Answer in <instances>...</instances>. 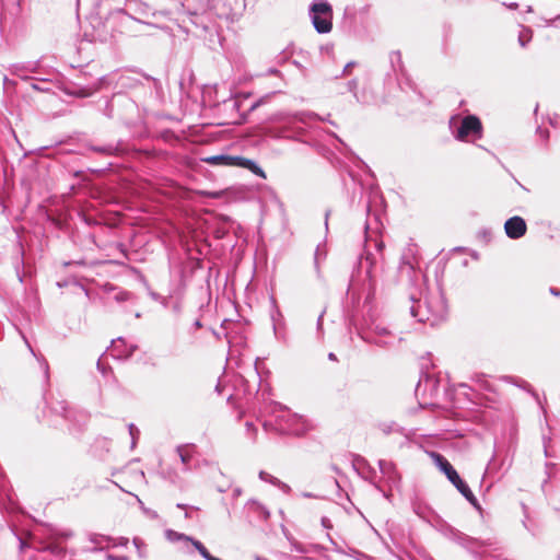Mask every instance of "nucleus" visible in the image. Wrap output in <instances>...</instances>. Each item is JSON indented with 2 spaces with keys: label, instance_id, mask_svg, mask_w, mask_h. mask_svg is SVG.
<instances>
[{
  "label": "nucleus",
  "instance_id": "10",
  "mask_svg": "<svg viewBox=\"0 0 560 560\" xmlns=\"http://www.w3.org/2000/svg\"><path fill=\"white\" fill-rule=\"evenodd\" d=\"M194 445L185 444L176 447V453L183 464V470L188 471L191 467V460L194 458Z\"/></svg>",
  "mask_w": 560,
  "mask_h": 560
},
{
  "label": "nucleus",
  "instance_id": "56",
  "mask_svg": "<svg viewBox=\"0 0 560 560\" xmlns=\"http://www.w3.org/2000/svg\"><path fill=\"white\" fill-rule=\"evenodd\" d=\"M556 508H557L558 510H560V508H559V506H556Z\"/></svg>",
  "mask_w": 560,
  "mask_h": 560
},
{
  "label": "nucleus",
  "instance_id": "35",
  "mask_svg": "<svg viewBox=\"0 0 560 560\" xmlns=\"http://www.w3.org/2000/svg\"><path fill=\"white\" fill-rule=\"evenodd\" d=\"M357 85H358V82L355 80H351L349 83H348V89L349 91L353 92L355 89H357Z\"/></svg>",
  "mask_w": 560,
  "mask_h": 560
},
{
  "label": "nucleus",
  "instance_id": "28",
  "mask_svg": "<svg viewBox=\"0 0 560 560\" xmlns=\"http://www.w3.org/2000/svg\"><path fill=\"white\" fill-rule=\"evenodd\" d=\"M401 268L402 269H407L408 271H411L413 269V266L411 264V261H409L406 256L402 257V261H401Z\"/></svg>",
  "mask_w": 560,
  "mask_h": 560
},
{
  "label": "nucleus",
  "instance_id": "51",
  "mask_svg": "<svg viewBox=\"0 0 560 560\" xmlns=\"http://www.w3.org/2000/svg\"><path fill=\"white\" fill-rule=\"evenodd\" d=\"M259 105V102L255 103L254 105H252L250 109H255L257 106Z\"/></svg>",
  "mask_w": 560,
  "mask_h": 560
},
{
  "label": "nucleus",
  "instance_id": "4",
  "mask_svg": "<svg viewBox=\"0 0 560 560\" xmlns=\"http://www.w3.org/2000/svg\"><path fill=\"white\" fill-rule=\"evenodd\" d=\"M203 162H206L209 165L214 166H235V167H242L249 170L252 173H254L257 176H260L262 178L266 177L265 172L259 167L253 160L238 156V155H211L202 159Z\"/></svg>",
  "mask_w": 560,
  "mask_h": 560
},
{
  "label": "nucleus",
  "instance_id": "21",
  "mask_svg": "<svg viewBox=\"0 0 560 560\" xmlns=\"http://www.w3.org/2000/svg\"><path fill=\"white\" fill-rule=\"evenodd\" d=\"M51 409L54 412L60 413L65 419H69V413H68V408H67L66 402L59 401Z\"/></svg>",
  "mask_w": 560,
  "mask_h": 560
},
{
  "label": "nucleus",
  "instance_id": "45",
  "mask_svg": "<svg viewBox=\"0 0 560 560\" xmlns=\"http://www.w3.org/2000/svg\"><path fill=\"white\" fill-rule=\"evenodd\" d=\"M376 247H377L378 252H382L384 244L382 242H380L376 244Z\"/></svg>",
  "mask_w": 560,
  "mask_h": 560
},
{
  "label": "nucleus",
  "instance_id": "7",
  "mask_svg": "<svg viewBox=\"0 0 560 560\" xmlns=\"http://www.w3.org/2000/svg\"><path fill=\"white\" fill-rule=\"evenodd\" d=\"M368 342L381 348H388L394 345L396 337L384 326L375 324L369 332L360 335Z\"/></svg>",
  "mask_w": 560,
  "mask_h": 560
},
{
  "label": "nucleus",
  "instance_id": "23",
  "mask_svg": "<svg viewBox=\"0 0 560 560\" xmlns=\"http://www.w3.org/2000/svg\"><path fill=\"white\" fill-rule=\"evenodd\" d=\"M128 429H129V434H130L131 440H132V446H135L136 441H137V439L139 438L140 431H139V429H138L135 424H132V423H131V424H129Z\"/></svg>",
  "mask_w": 560,
  "mask_h": 560
},
{
  "label": "nucleus",
  "instance_id": "44",
  "mask_svg": "<svg viewBox=\"0 0 560 560\" xmlns=\"http://www.w3.org/2000/svg\"><path fill=\"white\" fill-rule=\"evenodd\" d=\"M328 359H329V360H331V361H337V357H336V354H335V353H332V352H330V353L328 354Z\"/></svg>",
  "mask_w": 560,
  "mask_h": 560
},
{
  "label": "nucleus",
  "instance_id": "18",
  "mask_svg": "<svg viewBox=\"0 0 560 560\" xmlns=\"http://www.w3.org/2000/svg\"><path fill=\"white\" fill-rule=\"evenodd\" d=\"M178 508H183V505L178 504ZM185 509V515L190 521H199V510L194 506H184Z\"/></svg>",
  "mask_w": 560,
  "mask_h": 560
},
{
  "label": "nucleus",
  "instance_id": "53",
  "mask_svg": "<svg viewBox=\"0 0 560 560\" xmlns=\"http://www.w3.org/2000/svg\"><path fill=\"white\" fill-rule=\"evenodd\" d=\"M540 132H541V135H542L545 138H547V137H548V131H541V130H540Z\"/></svg>",
  "mask_w": 560,
  "mask_h": 560
},
{
  "label": "nucleus",
  "instance_id": "20",
  "mask_svg": "<svg viewBox=\"0 0 560 560\" xmlns=\"http://www.w3.org/2000/svg\"><path fill=\"white\" fill-rule=\"evenodd\" d=\"M192 545L195 546V548L198 550V552L200 553V556L208 560L209 557L211 556V553L208 551V549L199 541V540H192Z\"/></svg>",
  "mask_w": 560,
  "mask_h": 560
},
{
  "label": "nucleus",
  "instance_id": "33",
  "mask_svg": "<svg viewBox=\"0 0 560 560\" xmlns=\"http://www.w3.org/2000/svg\"><path fill=\"white\" fill-rule=\"evenodd\" d=\"M269 133L272 136V137H283L284 136V131L283 130H273V129H270Z\"/></svg>",
  "mask_w": 560,
  "mask_h": 560
},
{
  "label": "nucleus",
  "instance_id": "11",
  "mask_svg": "<svg viewBox=\"0 0 560 560\" xmlns=\"http://www.w3.org/2000/svg\"><path fill=\"white\" fill-rule=\"evenodd\" d=\"M307 421L301 416H290L287 430L295 435H302L308 430Z\"/></svg>",
  "mask_w": 560,
  "mask_h": 560
},
{
  "label": "nucleus",
  "instance_id": "1",
  "mask_svg": "<svg viewBox=\"0 0 560 560\" xmlns=\"http://www.w3.org/2000/svg\"><path fill=\"white\" fill-rule=\"evenodd\" d=\"M440 532L445 538L474 555H482V549L492 545L490 538L475 537L456 527H440Z\"/></svg>",
  "mask_w": 560,
  "mask_h": 560
},
{
  "label": "nucleus",
  "instance_id": "38",
  "mask_svg": "<svg viewBox=\"0 0 560 560\" xmlns=\"http://www.w3.org/2000/svg\"><path fill=\"white\" fill-rule=\"evenodd\" d=\"M352 67H353V62L347 63L345 69H343V73L345 74L348 73Z\"/></svg>",
  "mask_w": 560,
  "mask_h": 560
},
{
  "label": "nucleus",
  "instance_id": "30",
  "mask_svg": "<svg viewBox=\"0 0 560 560\" xmlns=\"http://www.w3.org/2000/svg\"><path fill=\"white\" fill-rule=\"evenodd\" d=\"M270 474L264 471V470H260L259 474H258V477L260 480L265 481V482H268V479L270 478Z\"/></svg>",
  "mask_w": 560,
  "mask_h": 560
},
{
  "label": "nucleus",
  "instance_id": "12",
  "mask_svg": "<svg viewBox=\"0 0 560 560\" xmlns=\"http://www.w3.org/2000/svg\"><path fill=\"white\" fill-rule=\"evenodd\" d=\"M378 466L382 475L387 479V481L392 485H397L399 481V475L396 470L395 465L392 462L381 459L378 462Z\"/></svg>",
  "mask_w": 560,
  "mask_h": 560
},
{
  "label": "nucleus",
  "instance_id": "19",
  "mask_svg": "<svg viewBox=\"0 0 560 560\" xmlns=\"http://www.w3.org/2000/svg\"><path fill=\"white\" fill-rule=\"evenodd\" d=\"M365 261L369 264V267L366 269V275L369 277L370 283H374V276H373V266L375 264L374 259L372 258V255L370 253L365 256Z\"/></svg>",
  "mask_w": 560,
  "mask_h": 560
},
{
  "label": "nucleus",
  "instance_id": "5",
  "mask_svg": "<svg viewBox=\"0 0 560 560\" xmlns=\"http://www.w3.org/2000/svg\"><path fill=\"white\" fill-rule=\"evenodd\" d=\"M435 465L446 475L447 479L456 489L472 504H476V498L467 483L460 479L457 471L450 462L441 454L433 452L431 454Z\"/></svg>",
  "mask_w": 560,
  "mask_h": 560
},
{
  "label": "nucleus",
  "instance_id": "2",
  "mask_svg": "<svg viewBox=\"0 0 560 560\" xmlns=\"http://www.w3.org/2000/svg\"><path fill=\"white\" fill-rule=\"evenodd\" d=\"M410 314L416 317L420 323L429 322L432 326L442 320L445 316L446 308L441 299L438 300L436 305L432 306L430 302L422 304L421 300H410Z\"/></svg>",
  "mask_w": 560,
  "mask_h": 560
},
{
  "label": "nucleus",
  "instance_id": "40",
  "mask_svg": "<svg viewBox=\"0 0 560 560\" xmlns=\"http://www.w3.org/2000/svg\"><path fill=\"white\" fill-rule=\"evenodd\" d=\"M220 220H221L222 222H224V223H228V222H230V221H231V218H230V217H228V215H223V214H222V215H220Z\"/></svg>",
  "mask_w": 560,
  "mask_h": 560
},
{
  "label": "nucleus",
  "instance_id": "27",
  "mask_svg": "<svg viewBox=\"0 0 560 560\" xmlns=\"http://www.w3.org/2000/svg\"><path fill=\"white\" fill-rule=\"evenodd\" d=\"M301 122H306L307 119L316 117L314 114H299L295 116Z\"/></svg>",
  "mask_w": 560,
  "mask_h": 560
},
{
  "label": "nucleus",
  "instance_id": "6",
  "mask_svg": "<svg viewBox=\"0 0 560 560\" xmlns=\"http://www.w3.org/2000/svg\"><path fill=\"white\" fill-rule=\"evenodd\" d=\"M331 7L326 1L315 2L311 7V19L318 33H328L331 30Z\"/></svg>",
  "mask_w": 560,
  "mask_h": 560
},
{
  "label": "nucleus",
  "instance_id": "25",
  "mask_svg": "<svg viewBox=\"0 0 560 560\" xmlns=\"http://www.w3.org/2000/svg\"><path fill=\"white\" fill-rule=\"evenodd\" d=\"M390 62H392L393 67H395V62H397L399 68H401L402 67L401 54L399 51H393L390 54Z\"/></svg>",
  "mask_w": 560,
  "mask_h": 560
},
{
  "label": "nucleus",
  "instance_id": "32",
  "mask_svg": "<svg viewBox=\"0 0 560 560\" xmlns=\"http://www.w3.org/2000/svg\"><path fill=\"white\" fill-rule=\"evenodd\" d=\"M107 560H128L125 556H114L112 553L106 555Z\"/></svg>",
  "mask_w": 560,
  "mask_h": 560
},
{
  "label": "nucleus",
  "instance_id": "50",
  "mask_svg": "<svg viewBox=\"0 0 560 560\" xmlns=\"http://www.w3.org/2000/svg\"><path fill=\"white\" fill-rule=\"evenodd\" d=\"M119 541H120V544L126 545L128 542V539L127 538H119Z\"/></svg>",
  "mask_w": 560,
  "mask_h": 560
},
{
  "label": "nucleus",
  "instance_id": "16",
  "mask_svg": "<svg viewBox=\"0 0 560 560\" xmlns=\"http://www.w3.org/2000/svg\"><path fill=\"white\" fill-rule=\"evenodd\" d=\"M92 150L95 152L102 153V154H106V155H113L118 152V148L113 144L102 145V147H93Z\"/></svg>",
  "mask_w": 560,
  "mask_h": 560
},
{
  "label": "nucleus",
  "instance_id": "34",
  "mask_svg": "<svg viewBox=\"0 0 560 560\" xmlns=\"http://www.w3.org/2000/svg\"><path fill=\"white\" fill-rule=\"evenodd\" d=\"M280 479H278L277 477L275 476H270V478L268 479V483H271L272 486L277 487L278 483H279Z\"/></svg>",
  "mask_w": 560,
  "mask_h": 560
},
{
  "label": "nucleus",
  "instance_id": "9",
  "mask_svg": "<svg viewBox=\"0 0 560 560\" xmlns=\"http://www.w3.org/2000/svg\"><path fill=\"white\" fill-rule=\"evenodd\" d=\"M504 230L510 238L517 240L525 235L527 225L523 218L515 215L506 220L504 223Z\"/></svg>",
  "mask_w": 560,
  "mask_h": 560
},
{
  "label": "nucleus",
  "instance_id": "46",
  "mask_svg": "<svg viewBox=\"0 0 560 560\" xmlns=\"http://www.w3.org/2000/svg\"><path fill=\"white\" fill-rule=\"evenodd\" d=\"M318 257H319V248L317 247L316 253H315V262L316 264L318 261Z\"/></svg>",
  "mask_w": 560,
  "mask_h": 560
},
{
  "label": "nucleus",
  "instance_id": "8",
  "mask_svg": "<svg viewBox=\"0 0 560 560\" xmlns=\"http://www.w3.org/2000/svg\"><path fill=\"white\" fill-rule=\"evenodd\" d=\"M482 125L477 116L469 115L462 119L460 126L457 128L455 138L465 141L469 136L481 138Z\"/></svg>",
  "mask_w": 560,
  "mask_h": 560
},
{
  "label": "nucleus",
  "instance_id": "54",
  "mask_svg": "<svg viewBox=\"0 0 560 560\" xmlns=\"http://www.w3.org/2000/svg\"><path fill=\"white\" fill-rule=\"evenodd\" d=\"M455 120H456V117H453V118L451 119V127H453V125H454Z\"/></svg>",
  "mask_w": 560,
  "mask_h": 560
},
{
  "label": "nucleus",
  "instance_id": "57",
  "mask_svg": "<svg viewBox=\"0 0 560 560\" xmlns=\"http://www.w3.org/2000/svg\"><path fill=\"white\" fill-rule=\"evenodd\" d=\"M559 559H560V555H559Z\"/></svg>",
  "mask_w": 560,
  "mask_h": 560
},
{
  "label": "nucleus",
  "instance_id": "22",
  "mask_svg": "<svg viewBox=\"0 0 560 560\" xmlns=\"http://www.w3.org/2000/svg\"><path fill=\"white\" fill-rule=\"evenodd\" d=\"M282 528V533L283 535L285 536V538L291 542V545L294 547L295 550H299V551H303L304 549L302 548L301 544L299 541H296L289 533V530L287 529V527H281Z\"/></svg>",
  "mask_w": 560,
  "mask_h": 560
},
{
  "label": "nucleus",
  "instance_id": "29",
  "mask_svg": "<svg viewBox=\"0 0 560 560\" xmlns=\"http://www.w3.org/2000/svg\"><path fill=\"white\" fill-rule=\"evenodd\" d=\"M133 544H135L136 548L138 549L139 555L142 556L141 547L143 546V541L140 538L136 537V538H133Z\"/></svg>",
  "mask_w": 560,
  "mask_h": 560
},
{
  "label": "nucleus",
  "instance_id": "13",
  "mask_svg": "<svg viewBox=\"0 0 560 560\" xmlns=\"http://www.w3.org/2000/svg\"><path fill=\"white\" fill-rule=\"evenodd\" d=\"M248 514L255 515L257 521L265 522L269 517V511L260 502L250 500L246 503Z\"/></svg>",
  "mask_w": 560,
  "mask_h": 560
},
{
  "label": "nucleus",
  "instance_id": "42",
  "mask_svg": "<svg viewBox=\"0 0 560 560\" xmlns=\"http://www.w3.org/2000/svg\"><path fill=\"white\" fill-rule=\"evenodd\" d=\"M246 428H247V431H253L254 433L256 432V428H254V425L249 422L246 423Z\"/></svg>",
  "mask_w": 560,
  "mask_h": 560
},
{
  "label": "nucleus",
  "instance_id": "36",
  "mask_svg": "<svg viewBox=\"0 0 560 560\" xmlns=\"http://www.w3.org/2000/svg\"><path fill=\"white\" fill-rule=\"evenodd\" d=\"M242 494V489L241 488H234L233 489V497L234 498H237Z\"/></svg>",
  "mask_w": 560,
  "mask_h": 560
},
{
  "label": "nucleus",
  "instance_id": "26",
  "mask_svg": "<svg viewBox=\"0 0 560 560\" xmlns=\"http://www.w3.org/2000/svg\"><path fill=\"white\" fill-rule=\"evenodd\" d=\"M277 488H279L282 492L289 494L291 492V487L287 483H284L283 481H279Z\"/></svg>",
  "mask_w": 560,
  "mask_h": 560
},
{
  "label": "nucleus",
  "instance_id": "49",
  "mask_svg": "<svg viewBox=\"0 0 560 560\" xmlns=\"http://www.w3.org/2000/svg\"><path fill=\"white\" fill-rule=\"evenodd\" d=\"M506 7L510 8V9H515L517 7V4L516 3H509V4H506Z\"/></svg>",
  "mask_w": 560,
  "mask_h": 560
},
{
  "label": "nucleus",
  "instance_id": "55",
  "mask_svg": "<svg viewBox=\"0 0 560 560\" xmlns=\"http://www.w3.org/2000/svg\"><path fill=\"white\" fill-rule=\"evenodd\" d=\"M18 9H20V0H16Z\"/></svg>",
  "mask_w": 560,
  "mask_h": 560
},
{
  "label": "nucleus",
  "instance_id": "3",
  "mask_svg": "<svg viewBox=\"0 0 560 560\" xmlns=\"http://www.w3.org/2000/svg\"><path fill=\"white\" fill-rule=\"evenodd\" d=\"M19 539V547L21 551L27 548L36 551H49L52 555H60L63 552L62 546L49 534L46 537H39L34 533H27L25 536L15 534Z\"/></svg>",
  "mask_w": 560,
  "mask_h": 560
},
{
  "label": "nucleus",
  "instance_id": "48",
  "mask_svg": "<svg viewBox=\"0 0 560 560\" xmlns=\"http://www.w3.org/2000/svg\"><path fill=\"white\" fill-rule=\"evenodd\" d=\"M117 342H122V339L118 338L117 341H113L114 349L117 348Z\"/></svg>",
  "mask_w": 560,
  "mask_h": 560
},
{
  "label": "nucleus",
  "instance_id": "17",
  "mask_svg": "<svg viewBox=\"0 0 560 560\" xmlns=\"http://www.w3.org/2000/svg\"><path fill=\"white\" fill-rule=\"evenodd\" d=\"M532 39V31L529 28H523L518 34V43L522 47H525Z\"/></svg>",
  "mask_w": 560,
  "mask_h": 560
},
{
  "label": "nucleus",
  "instance_id": "39",
  "mask_svg": "<svg viewBox=\"0 0 560 560\" xmlns=\"http://www.w3.org/2000/svg\"><path fill=\"white\" fill-rule=\"evenodd\" d=\"M135 350H136V347L132 346V347H130V349L124 355L128 358V357H130L133 353Z\"/></svg>",
  "mask_w": 560,
  "mask_h": 560
},
{
  "label": "nucleus",
  "instance_id": "41",
  "mask_svg": "<svg viewBox=\"0 0 560 560\" xmlns=\"http://www.w3.org/2000/svg\"><path fill=\"white\" fill-rule=\"evenodd\" d=\"M329 215H330V210H326V212H325V225H326V228L328 226V218H329Z\"/></svg>",
  "mask_w": 560,
  "mask_h": 560
},
{
  "label": "nucleus",
  "instance_id": "52",
  "mask_svg": "<svg viewBox=\"0 0 560 560\" xmlns=\"http://www.w3.org/2000/svg\"><path fill=\"white\" fill-rule=\"evenodd\" d=\"M208 560H221V559H219V558H217V557H213V556L211 555V556L209 557V559H208Z\"/></svg>",
  "mask_w": 560,
  "mask_h": 560
},
{
  "label": "nucleus",
  "instance_id": "14",
  "mask_svg": "<svg viewBox=\"0 0 560 560\" xmlns=\"http://www.w3.org/2000/svg\"><path fill=\"white\" fill-rule=\"evenodd\" d=\"M416 513L419 515L421 521H423L430 525H433L434 523L438 522V515L435 514L434 511H432L428 506H418L416 509Z\"/></svg>",
  "mask_w": 560,
  "mask_h": 560
},
{
  "label": "nucleus",
  "instance_id": "15",
  "mask_svg": "<svg viewBox=\"0 0 560 560\" xmlns=\"http://www.w3.org/2000/svg\"><path fill=\"white\" fill-rule=\"evenodd\" d=\"M114 540L115 539H113L112 537L105 536V535H98V536L95 535V536L91 537V542L94 544L95 548H100V549L109 547V545L112 542H114Z\"/></svg>",
  "mask_w": 560,
  "mask_h": 560
},
{
  "label": "nucleus",
  "instance_id": "24",
  "mask_svg": "<svg viewBox=\"0 0 560 560\" xmlns=\"http://www.w3.org/2000/svg\"><path fill=\"white\" fill-rule=\"evenodd\" d=\"M199 194L201 196L210 197V198H213V199H219V198L223 197L224 191H222V190H219V191H206V190H202Z\"/></svg>",
  "mask_w": 560,
  "mask_h": 560
},
{
  "label": "nucleus",
  "instance_id": "31",
  "mask_svg": "<svg viewBox=\"0 0 560 560\" xmlns=\"http://www.w3.org/2000/svg\"><path fill=\"white\" fill-rule=\"evenodd\" d=\"M166 535L168 537V539H173V536H176L177 538H186V539H189L188 537L184 536V535H179L173 530H167L166 532Z\"/></svg>",
  "mask_w": 560,
  "mask_h": 560
},
{
  "label": "nucleus",
  "instance_id": "37",
  "mask_svg": "<svg viewBox=\"0 0 560 560\" xmlns=\"http://www.w3.org/2000/svg\"><path fill=\"white\" fill-rule=\"evenodd\" d=\"M550 293L555 296H559L560 295V290L557 289V288H550Z\"/></svg>",
  "mask_w": 560,
  "mask_h": 560
},
{
  "label": "nucleus",
  "instance_id": "47",
  "mask_svg": "<svg viewBox=\"0 0 560 560\" xmlns=\"http://www.w3.org/2000/svg\"><path fill=\"white\" fill-rule=\"evenodd\" d=\"M322 319H323V314H320L319 317H318V322H317L318 328L322 327Z\"/></svg>",
  "mask_w": 560,
  "mask_h": 560
},
{
  "label": "nucleus",
  "instance_id": "43",
  "mask_svg": "<svg viewBox=\"0 0 560 560\" xmlns=\"http://www.w3.org/2000/svg\"><path fill=\"white\" fill-rule=\"evenodd\" d=\"M493 462H494V458L492 457V459L489 462L488 464V467H487V472L491 471L492 468H493Z\"/></svg>",
  "mask_w": 560,
  "mask_h": 560
}]
</instances>
